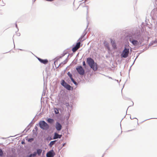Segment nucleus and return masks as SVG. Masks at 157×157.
I'll use <instances>...</instances> for the list:
<instances>
[{
	"instance_id": "aec40b11",
	"label": "nucleus",
	"mask_w": 157,
	"mask_h": 157,
	"mask_svg": "<svg viewBox=\"0 0 157 157\" xmlns=\"http://www.w3.org/2000/svg\"><path fill=\"white\" fill-rule=\"evenodd\" d=\"M71 81L76 86H77L78 85V83H77L74 79L72 77V78L70 79Z\"/></svg>"
},
{
	"instance_id": "2eb2a0df",
	"label": "nucleus",
	"mask_w": 157,
	"mask_h": 157,
	"mask_svg": "<svg viewBox=\"0 0 157 157\" xmlns=\"http://www.w3.org/2000/svg\"><path fill=\"white\" fill-rule=\"evenodd\" d=\"M59 111L61 112L62 109L58 108H54V112L56 114H58L59 113Z\"/></svg>"
},
{
	"instance_id": "6e6552de",
	"label": "nucleus",
	"mask_w": 157,
	"mask_h": 157,
	"mask_svg": "<svg viewBox=\"0 0 157 157\" xmlns=\"http://www.w3.org/2000/svg\"><path fill=\"white\" fill-rule=\"evenodd\" d=\"M55 155V153L53 149H52L46 154L47 157H54Z\"/></svg>"
},
{
	"instance_id": "5fc2aeb1",
	"label": "nucleus",
	"mask_w": 157,
	"mask_h": 157,
	"mask_svg": "<svg viewBox=\"0 0 157 157\" xmlns=\"http://www.w3.org/2000/svg\"><path fill=\"white\" fill-rule=\"evenodd\" d=\"M35 1H36V0H34V2H35Z\"/></svg>"
},
{
	"instance_id": "423d86ee",
	"label": "nucleus",
	"mask_w": 157,
	"mask_h": 157,
	"mask_svg": "<svg viewBox=\"0 0 157 157\" xmlns=\"http://www.w3.org/2000/svg\"><path fill=\"white\" fill-rule=\"evenodd\" d=\"M129 53V48H124V50L123 51L122 53L121 54V58H126L128 56Z\"/></svg>"
},
{
	"instance_id": "f03ea898",
	"label": "nucleus",
	"mask_w": 157,
	"mask_h": 157,
	"mask_svg": "<svg viewBox=\"0 0 157 157\" xmlns=\"http://www.w3.org/2000/svg\"><path fill=\"white\" fill-rule=\"evenodd\" d=\"M88 26V25L87 26L86 29H85L84 31L83 35H82L78 40V42L76 43V45L72 48V50L73 52H75L81 46V42L84 40V39L82 40V39L87 33V32L86 31V30L87 29Z\"/></svg>"
},
{
	"instance_id": "c85d7f7f",
	"label": "nucleus",
	"mask_w": 157,
	"mask_h": 157,
	"mask_svg": "<svg viewBox=\"0 0 157 157\" xmlns=\"http://www.w3.org/2000/svg\"><path fill=\"white\" fill-rule=\"evenodd\" d=\"M85 7H86L87 8V15L88 14V9H89V7L88 6H85Z\"/></svg>"
},
{
	"instance_id": "79ce46f5",
	"label": "nucleus",
	"mask_w": 157,
	"mask_h": 157,
	"mask_svg": "<svg viewBox=\"0 0 157 157\" xmlns=\"http://www.w3.org/2000/svg\"><path fill=\"white\" fill-rule=\"evenodd\" d=\"M135 118H133V117H130V119H131V120H132V119H135Z\"/></svg>"
},
{
	"instance_id": "c03bdc74",
	"label": "nucleus",
	"mask_w": 157,
	"mask_h": 157,
	"mask_svg": "<svg viewBox=\"0 0 157 157\" xmlns=\"http://www.w3.org/2000/svg\"><path fill=\"white\" fill-rule=\"evenodd\" d=\"M153 44V43H152L151 44V43L149 44V45H152V44Z\"/></svg>"
},
{
	"instance_id": "ddd939ff",
	"label": "nucleus",
	"mask_w": 157,
	"mask_h": 157,
	"mask_svg": "<svg viewBox=\"0 0 157 157\" xmlns=\"http://www.w3.org/2000/svg\"><path fill=\"white\" fill-rule=\"evenodd\" d=\"M104 44L105 48H107L109 51H110V48L109 46V44L107 42L105 41L104 43Z\"/></svg>"
},
{
	"instance_id": "09e8293b",
	"label": "nucleus",
	"mask_w": 157,
	"mask_h": 157,
	"mask_svg": "<svg viewBox=\"0 0 157 157\" xmlns=\"http://www.w3.org/2000/svg\"><path fill=\"white\" fill-rule=\"evenodd\" d=\"M25 157H28V155H26V156H25Z\"/></svg>"
},
{
	"instance_id": "cd10ccee",
	"label": "nucleus",
	"mask_w": 157,
	"mask_h": 157,
	"mask_svg": "<svg viewBox=\"0 0 157 157\" xmlns=\"http://www.w3.org/2000/svg\"><path fill=\"white\" fill-rule=\"evenodd\" d=\"M53 139L51 137H48L46 138V140L48 141H50Z\"/></svg>"
},
{
	"instance_id": "4be33fe9",
	"label": "nucleus",
	"mask_w": 157,
	"mask_h": 157,
	"mask_svg": "<svg viewBox=\"0 0 157 157\" xmlns=\"http://www.w3.org/2000/svg\"><path fill=\"white\" fill-rule=\"evenodd\" d=\"M67 75L70 79L73 77L72 74L69 71L67 73Z\"/></svg>"
},
{
	"instance_id": "f3484780",
	"label": "nucleus",
	"mask_w": 157,
	"mask_h": 157,
	"mask_svg": "<svg viewBox=\"0 0 157 157\" xmlns=\"http://www.w3.org/2000/svg\"><path fill=\"white\" fill-rule=\"evenodd\" d=\"M57 140H54L50 142V143L49 144L48 146L50 147H52L53 145H54L55 143L57 141Z\"/></svg>"
},
{
	"instance_id": "58836bf2",
	"label": "nucleus",
	"mask_w": 157,
	"mask_h": 157,
	"mask_svg": "<svg viewBox=\"0 0 157 157\" xmlns=\"http://www.w3.org/2000/svg\"><path fill=\"white\" fill-rule=\"evenodd\" d=\"M7 157H13V155H8Z\"/></svg>"
},
{
	"instance_id": "0eeeda50",
	"label": "nucleus",
	"mask_w": 157,
	"mask_h": 157,
	"mask_svg": "<svg viewBox=\"0 0 157 157\" xmlns=\"http://www.w3.org/2000/svg\"><path fill=\"white\" fill-rule=\"evenodd\" d=\"M76 69L78 73L81 75H83L85 73V71L81 66H77Z\"/></svg>"
},
{
	"instance_id": "473e14b6",
	"label": "nucleus",
	"mask_w": 157,
	"mask_h": 157,
	"mask_svg": "<svg viewBox=\"0 0 157 157\" xmlns=\"http://www.w3.org/2000/svg\"><path fill=\"white\" fill-rule=\"evenodd\" d=\"M15 25L17 29V31H18V28L17 27V22H16L15 23Z\"/></svg>"
},
{
	"instance_id": "37998d69",
	"label": "nucleus",
	"mask_w": 157,
	"mask_h": 157,
	"mask_svg": "<svg viewBox=\"0 0 157 157\" xmlns=\"http://www.w3.org/2000/svg\"><path fill=\"white\" fill-rule=\"evenodd\" d=\"M20 50H21V51H25V50H23V49H19Z\"/></svg>"
},
{
	"instance_id": "2f4dec72",
	"label": "nucleus",
	"mask_w": 157,
	"mask_h": 157,
	"mask_svg": "<svg viewBox=\"0 0 157 157\" xmlns=\"http://www.w3.org/2000/svg\"><path fill=\"white\" fill-rule=\"evenodd\" d=\"M34 129H35L36 132H37L38 129L37 127L36 126H35Z\"/></svg>"
},
{
	"instance_id": "a18cd8bd",
	"label": "nucleus",
	"mask_w": 157,
	"mask_h": 157,
	"mask_svg": "<svg viewBox=\"0 0 157 157\" xmlns=\"http://www.w3.org/2000/svg\"><path fill=\"white\" fill-rule=\"evenodd\" d=\"M137 57H138V56H137L136 57V58H135V60H134V63L135 62V61L136 60V58H137Z\"/></svg>"
},
{
	"instance_id": "f8f14e48",
	"label": "nucleus",
	"mask_w": 157,
	"mask_h": 157,
	"mask_svg": "<svg viewBox=\"0 0 157 157\" xmlns=\"http://www.w3.org/2000/svg\"><path fill=\"white\" fill-rule=\"evenodd\" d=\"M110 40L113 48L114 49H117V45L115 41L113 40L112 39H110Z\"/></svg>"
},
{
	"instance_id": "a19ab883",
	"label": "nucleus",
	"mask_w": 157,
	"mask_h": 157,
	"mask_svg": "<svg viewBox=\"0 0 157 157\" xmlns=\"http://www.w3.org/2000/svg\"><path fill=\"white\" fill-rule=\"evenodd\" d=\"M153 118H149V119H146V120H144V121H146V120H149V119H153ZM155 118V119H157V118Z\"/></svg>"
},
{
	"instance_id": "8fccbe9b",
	"label": "nucleus",
	"mask_w": 157,
	"mask_h": 157,
	"mask_svg": "<svg viewBox=\"0 0 157 157\" xmlns=\"http://www.w3.org/2000/svg\"><path fill=\"white\" fill-rule=\"evenodd\" d=\"M133 104H133V103H132V105H133Z\"/></svg>"
},
{
	"instance_id": "dca6fc26",
	"label": "nucleus",
	"mask_w": 157,
	"mask_h": 157,
	"mask_svg": "<svg viewBox=\"0 0 157 157\" xmlns=\"http://www.w3.org/2000/svg\"><path fill=\"white\" fill-rule=\"evenodd\" d=\"M47 121L50 124H52L54 122V120L53 119L48 118L47 120Z\"/></svg>"
},
{
	"instance_id": "ea45409f",
	"label": "nucleus",
	"mask_w": 157,
	"mask_h": 157,
	"mask_svg": "<svg viewBox=\"0 0 157 157\" xmlns=\"http://www.w3.org/2000/svg\"><path fill=\"white\" fill-rule=\"evenodd\" d=\"M21 144H25V142L24 141H22L21 142Z\"/></svg>"
},
{
	"instance_id": "5701e85b",
	"label": "nucleus",
	"mask_w": 157,
	"mask_h": 157,
	"mask_svg": "<svg viewBox=\"0 0 157 157\" xmlns=\"http://www.w3.org/2000/svg\"><path fill=\"white\" fill-rule=\"evenodd\" d=\"M34 140V139L33 138H29L28 140V141L29 142H32Z\"/></svg>"
},
{
	"instance_id": "393cba45",
	"label": "nucleus",
	"mask_w": 157,
	"mask_h": 157,
	"mask_svg": "<svg viewBox=\"0 0 157 157\" xmlns=\"http://www.w3.org/2000/svg\"><path fill=\"white\" fill-rule=\"evenodd\" d=\"M33 157H35L36 156L37 154L36 151H35L33 153H32Z\"/></svg>"
},
{
	"instance_id": "72a5a7b5",
	"label": "nucleus",
	"mask_w": 157,
	"mask_h": 157,
	"mask_svg": "<svg viewBox=\"0 0 157 157\" xmlns=\"http://www.w3.org/2000/svg\"><path fill=\"white\" fill-rule=\"evenodd\" d=\"M28 155L29 157H33L32 153L29 155Z\"/></svg>"
},
{
	"instance_id": "f704fd0d",
	"label": "nucleus",
	"mask_w": 157,
	"mask_h": 157,
	"mask_svg": "<svg viewBox=\"0 0 157 157\" xmlns=\"http://www.w3.org/2000/svg\"><path fill=\"white\" fill-rule=\"evenodd\" d=\"M152 42L154 43H157V39L153 41H152Z\"/></svg>"
},
{
	"instance_id": "1a4fd4ad",
	"label": "nucleus",
	"mask_w": 157,
	"mask_h": 157,
	"mask_svg": "<svg viewBox=\"0 0 157 157\" xmlns=\"http://www.w3.org/2000/svg\"><path fill=\"white\" fill-rule=\"evenodd\" d=\"M55 128L58 131H60L62 128V125L58 121L56 122L55 124Z\"/></svg>"
},
{
	"instance_id": "a878e982",
	"label": "nucleus",
	"mask_w": 157,
	"mask_h": 157,
	"mask_svg": "<svg viewBox=\"0 0 157 157\" xmlns=\"http://www.w3.org/2000/svg\"><path fill=\"white\" fill-rule=\"evenodd\" d=\"M33 157H35L36 156L37 154L36 151H35L33 153H32Z\"/></svg>"
},
{
	"instance_id": "c9c22d12",
	"label": "nucleus",
	"mask_w": 157,
	"mask_h": 157,
	"mask_svg": "<svg viewBox=\"0 0 157 157\" xmlns=\"http://www.w3.org/2000/svg\"><path fill=\"white\" fill-rule=\"evenodd\" d=\"M106 77H108L109 78H110V79H113V78L111 77H110L109 76H106Z\"/></svg>"
},
{
	"instance_id": "7ed1b4c3",
	"label": "nucleus",
	"mask_w": 157,
	"mask_h": 157,
	"mask_svg": "<svg viewBox=\"0 0 157 157\" xmlns=\"http://www.w3.org/2000/svg\"><path fill=\"white\" fill-rule=\"evenodd\" d=\"M87 63L89 65L90 68L94 71H96L98 69V64L96 63L95 62L94 60L91 57H88L87 58Z\"/></svg>"
},
{
	"instance_id": "39448f33",
	"label": "nucleus",
	"mask_w": 157,
	"mask_h": 157,
	"mask_svg": "<svg viewBox=\"0 0 157 157\" xmlns=\"http://www.w3.org/2000/svg\"><path fill=\"white\" fill-rule=\"evenodd\" d=\"M61 84L68 90H71L73 89V87L71 86L69 84H67L63 79L61 80Z\"/></svg>"
},
{
	"instance_id": "bb28decb",
	"label": "nucleus",
	"mask_w": 157,
	"mask_h": 157,
	"mask_svg": "<svg viewBox=\"0 0 157 157\" xmlns=\"http://www.w3.org/2000/svg\"><path fill=\"white\" fill-rule=\"evenodd\" d=\"M69 55H69L67 56V58H68V57ZM67 58L66 59L63 61V63L64 64H65L67 63Z\"/></svg>"
},
{
	"instance_id": "c756f323",
	"label": "nucleus",
	"mask_w": 157,
	"mask_h": 157,
	"mask_svg": "<svg viewBox=\"0 0 157 157\" xmlns=\"http://www.w3.org/2000/svg\"><path fill=\"white\" fill-rule=\"evenodd\" d=\"M33 134H35L36 135H37V132H36V131H35L34 130H33Z\"/></svg>"
},
{
	"instance_id": "20e7f679",
	"label": "nucleus",
	"mask_w": 157,
	"mask_h": 157,
	"mask_svg": "<svg viewBox=\"0 0 157 157\" xmlns=\"http://www.w3.org/2000/svg\"><path fill=\"white\" fill-rule=\"evenodd\" d=\"M36 125H39L40 127L43 130H47L49 128V125L44 121H40Z\"/></svg>"
},
{
	"instance_id": "a211bd4d",
	"label": "nucleus",
	"mask_w": 157,
	"mask_h": 157,
	"mask_svg": "<svg viewBox=\"0 0 157 157\" xmlns=\"http://www.w3.org/2000/svg\"><path fill=\"white\" fill-rule=\"evenodd\" d=\"M42 151V150L41 149H36V153L37 154V155L39 156H40L41 155Z\"/></svg>"
},
{
	"instance_id": "e433bc0d",
	"label": "nucleus",
	"mask_w": 157,
	"mask_h": 157,
	"mask_svg": "<svg viewBox=\"0 0 157 157\" xmlns=\"http://www.w3.org/2000/svg\"><path fill=\"white\" fill-rule=\"evenodd\" d=\"M33 121L30 123L29 124V126L31 124H33Z\"/></svg>"
},
{
	"instance_id": "3c124183",
	"label": "nucleus",
	"mask_w": 157,
	"mask_h": 157,
	"mask_svg": "<svg viewBox=\"0 0 157 157\" xmlns=\"http://www.w3.org/2000/svg\"><path fill=\"white\" fill-rule=\"evenodd\" d=\"M85 2H86L85 1H84V2H83V3H85Z\"/></svg>"
},
{
	"instance_id": "4c0bfd02",
	"label": "nucleus",
	"mask_w": 157,
	"mask_h": 157,
	"mask_svg": "<svg viewBox=\"0 0 157 157\" xmlns=\"http://www.w3.org/2000/svg\"><path fill=\"white\" fill-rule=\"evenodd\" d=\"M66 143H64L63 144L62 147H64L65 145H66Z\"/></svg>"
},
{
	"instance_id": "412c9836",
	"label": "nucleus",
	"mask_w": 157,
	"mask_h": 157,
	"mask_svg": "<svg viewBox=\"0 0 157 157\" xmlns=\"http://www.w3.org/2000/svg\"><path fill=\"white\" fill-rule=\"evenodd\" d=\"M3 156V151L2 149L0 148V156L2 157Z\"/></svg>"
},
{
	"instance_id": "9d476101",
	"label": "nucleus",
	"mask_w": 157,
	"mask_h": 157,
	"mask_svg": "<svg viewBox=\"0 0 157 157\" xmlns=\"http://www.w3.org/2000/svg\"><path fill=\"white\" fill-rule=\"evenodd\" d=\"M37 59L41 63L44 64H46L48 63V60L47 59H42L39 57H37Z\"/></svg>"
},
{
	"instance_id": "7c9ffc66",
	"label": "nucleus",
	"mask_w": 157,
	"mask_h": 157,
	"mask_svg": "<svg viewBox=\"0 0 157 157\" xmlns=\"http://www.w3.org/2000/svg\"><path fill=\"white\" fill-rule=\"evenodd\" d=\"M67 53H64L61 56H59V58H61L63 56H64Z\"/></svg>"
},
{
	"instance_id": "f257e3e1",
	"label": "nucleus",
	"mask_w": 157,
	"mask_h": 157,
	"mask_svg": "<svg viewBox=\"0 0 157 157\" xmlns=\"http://www.w3.org/2000/svg\"><path fill=\"white\" fill-rule=\"evenodd\" d=\"M127 37L130 42L134 46L137 45L139 43L137 40H140L142 37L141 32L138 29L133 30L131 34H128Z\"/></svg>"
},
{
	"instance_id": "b1692460",
	"label": "nucleus",
	"mask_w": 157,
	"mask_h": 157,
	"mask_svg": "<svg viewBox=\"0 0 157 157\" xmlns=\"http://www.w3.org/2000/svg\"><path fill=\"white\" fill-rule=\"evenodd\" d=\"M82 64H83V66H84V67L85 68H86V67L87 66H86V63H85V61H83V62H82Z\"/></svg>"
},
{
	"instance_id": "864d4df0",
	"label": "nucleus",
	"mask_w": 157,
	"mask_h": 157,
	"mask_svg": "<svg viewBox=\"0 0 157 157\" xmlns=\"http://www.w3.org/2000/svg\"><path fill=\"white\" fill-rule=\"evenodd\" d=\"M128 109V108H127V110Z\"/></svg>"
},
{
	"instance_id": "49530a36",
	"label": "nucleus",
	"mask_w": 157,
	"mask_h": 157,
	"mask_svg": "<svg viewBox=\"0 0 157 157\" xmlns=\"http://www.w3.org/2000/svg\"><path fill=\"white\" fill-rule=\"evenodd\" d=\"M104 155H105V153H104V154L102 155V157H103L104 156Z\"/></svg>"
},
{
	"instance_id": "de8ad7c7",
	"label": "nucleus",
	"mask_w": 157,
	"mask_h": 157,
	"mask_svg": "<svg viewBox=\"0 0 157 157\" xmlns=\"http://www.w3.org/2000/svg\"><path fill=\"white\" fill-rule=\"evenodd\" d=\"M115 80L116 81H117V82H118V80H116V79H115Z\"/></svg>"
},
{
	"instance_id": "6ab92c4d",
	"label": "nucleus",
	"mask_w": 157,
	"mask_h": 157,
	"mask_svg": "<svg viewBox=\"0 0 157 157\" xmlns=\"http://www.w3.org/2000/svg\"><path fill=\"white\" fill-rule=\"evenodd\" d=\"M31 125L30 126L29 125H28L26 128L22 132H27L30 129Z\"/></svg>"
},
{
	"instance_id": "9b49d317",
	"label": "nucleus",
	"mask_w": 157,
	"mask_h": 157,
	"mask_svg": "<svg viewBox=\"0 0 157 157\" xmlns=\"http://www.w3.org/2000/svg\"><path fill=\"white\" fill-rule=\"evenodd\" d=\"M62 136V135H59L57 132H55L54 133V136L53 137V139L55 140L57 139H60Z\"/></svg>"
},
{
	"instance_id": "4468645a",
	"label": "nucleus",
	"mask_w": 157,
	"mask_h": 157,
	"mask_svg": "<svg viewBox=\"0 0 157 157\" xmlns=\"http://www.w3.org/2000/svg\"><path fill=\"white\" fill-rule=\"evenodd\" d=\"M65 105L66 106L67 109L70 111L72 109V106L71 105H70L69 103H66Z\"/></svg>"
},
{
	"instance_id": "603ef678",
	"label": "nucleus",
	"mask_w": 157,
	"mask_h": 157,
	"mask_svg": "<svg viewBox=\"0 0 157 157\" xmlns=\"http://www.w3.org/2000/svg\"><path fill=\"white\" fill-rule=\"evenodd\" d=\"M19 36H20V33H19Z\"/></svg>"
}]
</instances>
